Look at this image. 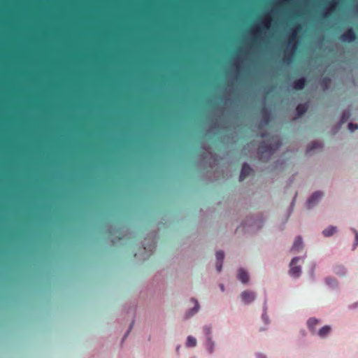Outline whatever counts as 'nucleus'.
<instances>
[{
    "mask_svg": "<svg viewBox=\"0 0 358 358\" xmlns=\"http://www.w3.org/2000/svg\"><path fill=\"white\" fill-rule=\"evenodd\" d=\"M282 143L280 139L275 136H272L268 140V142H264L261 144L257 150L259 158L262 161H267L271 156L281 145Z\"/></svg>",
    "mask_w": 358,
    "mask_h": 358,
    "instance_id": "obj_1",
    "label": "nucleus"
},
{
    "mask_svg": "<svg viewBox=\"0 0 358 358\" xmlns=\"http://www.w3.org/2000/svg\"><path fill=\"white\" fill-rule=\"evenodd\" d=\"M263 225H237L235 234H242L245 237L252 236L262 229Z\"/></svg>",
    "mask_w": 358,
    "mask_h": 358,
    "instance_id": "obj_2",
    "label": "nucleus"
},
{
    "mask_svg": "<svg viewBox=\"0 0 358 358\" xmlns=\"http://www.w3.org/2000/svg\"><path fill=\"white\" fill-rule=\"evenodd\" d=\"M305 255L303 257L295 256L292 258L289 264V271L288 273L290 277L297 279L299 278L302 273V268L300 265H296L299 260H303L305 258Z\"/></svg>",
    "mask_w": 358,
    "mask_h": 358,
    "instance_id": "obj_3",
    "label": "nucleus"
},
{
    "mask_svg": "<svg viewBox=\"0 0 358 358\" xmlns=\"http://www.w3.org/2000/svg\"><path fill=\"white\" fill-rule=\"evenodd\" d=\"M296 37V31H293L292 34L289 36V39L287 43L288 47H292V52H289L288 49L285 50V56L284 61L287 63H289L292 61L293 51L296 50V45L295 43H293V42L295 41V38Z\"/></svg>",
    "mask_w": 358,
    "mask_h": 358,
    "instance_id": "obj_4",
    "label": "nucleus"
},
{
    "mask_svg": "<svg viewBox=\"0 0 358 358\" xmlns=\"http://www.w3.org/2000/svg\"><path fill=\"white\" fill-rule=\"evenodd\" d=\"M241 302L243 305L248 306L253 303L257 298V294L254 291L244 290L240 294Z\"/></svg>",
    "mask_w": 358,
    "mask_h": 358,
    "instance_id": "obj_5",
    "label": "nucleus"
},
{
    "mask_svg": "<svg viewBox=\"0 0 358 358\" xmlns=\"http://www.w3.org/2000/svg\"><path fill=\"white\" fill-rule=\"evenodd\" d=\"M215 268L218 273H221L223 268V263L225 259V252L222 250H219L215 252Z\"/></svg>",
    "mask_w": 358,
    "mask_h": 358,
    "instance_id": "obj_6",
    "label": "nucleus"
},
{
    "mask_svg": "<svg viewBox=\"0 0 358 358\" xmlns=\"http://www.w3.org/2000/svg\"><path fill=\"white\" fill-rule=\"evenodd\" d=\"M190 301L194 303V306L191 308H189L185 314V320H188L189 318H191L192 317H193L194 315H195L199 310L200 309V304L198 301V300L194 298V297H192Z\"/></svg>",
    "mask_w": 358,
    "mask_h": 358,
    "instance_id": "obj_7",
    "label": "nucleus"
},
{
    "mask_svg": "<svg viewBox=\"0 0 358 358\" xmlns=\"http://www.w3.org/2000/svg\"><path fill=\"white\" fill-rule=\"evenodd\" d=\"M324 284L332 290H339L340 285L337 278L333 276H327L324 278Z\"/></svg>",
    "mask_w": 358,
    "mask_h": 358,
    "instance_id": "obj_8",
    "label": "nucleus"
},
{
    "mask_svg": "<svg viewBox=\"0 0 358 358\" xmlns=\"http://www.w3.org/2000/svg\"><path fill=\"white\" fill-rule=\"evenodd\" d=\"M333 273L338 277H345L348 273V268L342 264H335L332 266Z\"/></svg>",
    "mask_w": 358,
    "mask_h": 358,
    "instance_id": "obj_9",
    "label": "nucleus"
},
{
    "mask_svg": "<svg viewBox=\"0 0 358 358\" xmlns=\"http://www.w3.org/2000/svg\"><path fill=\"white\" fill-rule=\"evenodd\" d=\"M237 279L244 285H247L250 281L249 272L244 268H239L237 271Z\"/></svg>",
    "mask_w": 358,
    "mask_h": 358,
    "instance_id": "obj_10",
    "label": "nucleus"
},
{
    "mask_svg": "<svg viewBox=\"0 0 358 358\" xmlns=\"http://www.w3.org/2000/svg\"><path fill=\"white\" fill-rule=\"evenodd\" d=\"M343 42L351 43L356 39V34L352 29H347L340 37Z\"/></svg>",
    "mask_w": 358,
    "mask_h": 358,
    "instance_id": "obj_11",
    "label": "nucleus"
},
{
    "mask_svg": "<svg viewBox=\"0 0 358 358\" xmlns=\"http://www.w3.org/2000/svg\"><path fill=\"white\" fill-rule=\"evenodd\" d=\"M323 194L321 192H315L307 201V208H310L314 206L322 197Z\"/></svg>",
    "mask_w": 358,
    "mask_h": 358,
    "instance_id": "obj_12",
    "label": "nucleus"
},
{
    "mask_svg": "<svg viewBox=\"0 0 358 358\" xmlns=\"http://www.w3.org/2000/svg\"><path fill=\"white\" fill-rule=\"evenodd\" d=\"M332 332V327L329 324H326L321 328L317 332V335L322 339L327 338Z\"/></svg>",
    "mask_w": 358,
    "mask_h": 358,
    "instance_id": "obj_13",
    "label": "nucleus"
},
{
    "mask_svg": "<svg viewBox=\"0 0 358 358\" xmlns=\"http://www.w3.org/2000/svg\"><path fill=\"white\" fill-rule=\"evenodd\" d=\"M203 345L208 355H212L214 353L215 342L213 341V338H204Z\"/></svg>",
    "mask_w": 358,
    "mask_h": 358,
    "instance_id": "obj_14",
    "label": "nucleus"
},
{
    "mask_svg": "<svg viewBox=\"0 0 358 358\" xmlns=\"http://www.w3.org/2000/svg\"><path fill=\"white\" fill-rule=\"evenodd\" d=\"M320 322V320L315 317H309L306 322V325L308 329V330L313 334H315L316 333V329L315 327L317 324H318Z\"/></svg>",
    "mask_w": 358,
    "mask_h": 358,
    "instance_id": "obj_15",
    "label": "nucleus"
},
{
    "mask_svg": "<svg viewBox=\"0 0 358 358\" xmlns=\"http://www.w3.org/2000/svg\"><path fill=\"white\" fill-rule=\"evenodd\" d=\"M303 242L302 237L300 235L296 236L291 248V252H299V250L303 248Z\"/></svg>",
    "mask_w": 358,
    "mask_h": 358,
    "instance_id": "obj_16",
    "label": "nucleus"
},
{
    "mask_svg": "<svg viewBox=\"0 0 358 358\" xmlns=\"http://www.w3.org/2000/svg\"><path fill=\"white\" fill-rule=\"evenodd\" d=\"M252 171V169L247 164H243L242 169L240 173L239 180H243L247 176H248Z\"/></svg>",
    "mask_w": 358,
    "mask_h": 358,
    "instance_id": "obj_17",
    "label": "nucleus"
},
{
    "mask_svg": "<svg viewBox=\"0 0 358 358\" xmlns=\"http://www.w3.org/2000/svg\"><path fill=\"white\" fill-rule=\"evenodd\" d=\"M338 231V228L334 225H329L327 228L324 229L322 232L324 237H331Z\"/></svg>",
    "mask_w": 358,
    "mask_h": 358,
    "instance_id": "obj_18",
    "label": "nucleus"
},
{
    "mask_svg": "<svg viewBox=\"0 0 358 358\" xmlns=\"http://www.w3.org/2000/svg\"><path fill=\"white\" fill-rule=\"evenodd\" d=\"M306 78H301L299 79H296L293 82V88L296 90H301L304 88L306 85Z\"/></svg>",
    "mask_w": 358,
    "mask_h": 358,
    "instance_id": "obj_19",
    "label": "nucleus"
},
{
    "mask_svg": "<svg viewBox=\"0 0 358 358\" xmlns=\"http://www.w3.org/2000/svg\"><path fill=\"white\" fill-rule=\"evenodd\" d=\"M350 230L354 234L355 239L352 245V250L354 251L358 247V231L353 227H350Z\"/></svg>",
    "mask_w": 358,
    "mask_h": 358,
    "instance_id": "obj_20",
    "label": "nucleus"
},
{
    "mask_svg": "<svg viewBox=\"0 0 358 358\" xmlns=\"http://www.w3.org/2000/svg\"><path fill=\"white\" fill-rule=\"evenodd\" d=\"M338 2L336 0H331L329 2L328 10L324 13V17H328L330 12H333L336 10Z\"/></svg>",
    "mask_w": 358,
    "mask_h": 358,
    "instance_id": "obj_21",
    "label": "nucleus"
},
{
    "mask_svg": "<svg viewBox=\"0 0 358 358\" xmlns=\"http://www.w3.org/2000/svg\"><path fill=\"white\" fill-rule=\"evenodd\" d=\"M196 343H197V341H196V339L195 337L192 336H188L187 337V340H186V347L187 348H194L196 346Z\"/></svg>",
    "mask_w": 358,
    "mask_h": 358,
    "instance_id": "obj_22",
    "label": "nucleus"
},
{
    "mask_svg": "<svg viewBox=\"0 0 358 358\" xmlns=\"http://www.w3.org/2000/svg\"><path fill=\"white\" fill-rule=\"evenodd\" d=\"M203 332L204 334V338H213L212 327L210 325H204L203 327Z\"/></svg>",
    "mask_w": 358,
    "mask_h": 358,
    "instance_id": "obj_23",
    "label": "nucleus"
},
{
    "mask_svg": "<svg viewBox=\"0 0 358 358\" xmlns=\"http://www.w3.org/2000/svg\"><path fill=\"white\" fill-rule=\"evenodd\" d=\"M134 322H135V320H134V319H133L132 321L131 322V323L129 324V326L127 330L126 331V332L124 333V334L123 335V336L121 339V345L123 344V343L125 341V340L129 335L131 331L132 330V329L134 327Z\"/></svg>",
    "mask_w": 358,
    "mask_h": 358,
    "instance_id": "obj_24",
    "label": "nucleus"
},
{
    "mask_svg": "<svg viewBox=\"0 0 358 358\" xmlns=\"http://www.w3.org/2000/svg\"><path fill=\"white\" fill-rule=\"evenodd\" d=\"M307 109L308 107L306 104H299L296 108L297 116L301 117L306 112Z\"/></svg>",
    "mask_w": 358,
    "mask_h": 358,
    "instance_id": "obj_25",
    "label": "nucleus"
},
{
    "mask_svg": "<svg viewBox=\"0 0 358 358\" xmlns=\"http://www.w3.org/2000/svg\"><path fill=\"white\" fill-rule=\"evenodd\" d=\"M330 84H331V80L328 77L323 78L320 82V85L324 90H327L329 87Z\"/></svg>",
    "mask_w": 358,
    "mask_h": 358,
    "instance_id": "obj_26",
    "label": "nucleus"
},
{
    "mask_svg": "<svg viewBox=\"0 0 358 358\" xmlns=\"http://www.w3.org/2000/svg\"><path fill=\"white\" fill-rule=\"evenodd\" d=\"M322 148V144L319 142H312L307 148V152L310 153L314 149H319Z\"/></svg>",
    "mask_w": 358,
    "mask_h": 358,
    "instance_id": "obj_27",
    "label": "nucleus"
},
{
    "mask_svg": "<svg viewBox=\"0 0 358 358\" xmlns=\"http://www.w3.org/2000/svg\"><path fill=\"white\" fill-rule=\"evenodd\" d=\"M316 263L315 262H312L310 264V268L308 269V275L313 280H314L315 278V271L316 268Z\"/></svg>",
    "mask_w": 358,
    "mask_h": 358,
    "instance_id": "obj_28",
    "label": "nucleus"
},
{
    "mask_svg": "<svg viewBox=\"0 0 358 358\" xmlns=\"http://www.w3.org/2000/svg\"><path fill=\"white\" fill-rule=\"evenodd\" d=\"M350 115H351V114H350V110H344L342 114L341 119V124H343L346 121H348L349 120V118L350 117Z\"/></svg>",
    "mask_w": 358,
    "mask_h": 358,
    "instance_id": "obj_29",
    "label": "nucleus"
},
{
    "mask_svg": "<svg viewBox=\"0 0 358 358\" xmlns=\"http://www.w3.org/2000/svg\"><path fill=\"white\" fill-rule=\"evenodd\" d=\"M261 320L264 324H267V325L271 324V321L270 320V317H269L268 313H262Z\"/></svg>",
    "mask_w": 358,
    "mask_h": 358,
    "instance_id": "obj_30",
    "label": "nucleus"
},
{
    "mask_svg": "<svg viewBox=\"0 0 358 358\" xmlns=\"http://www.w3.org/2000/svg\"><path fill=\"white\" fill-rule=\"evenodd\" d=\"M268 305H267V297L265 296L263 306H262V313H268Z\"/></svg>",
    "mask_w": 358,
    "mask_h": 358,
    "instance_id": "obj_31",
    "label": "nucleus"
},
{
    "mask_svg": "<svg viewBox=\"0 0 358 358\" xmlns=\"http://www.w3.org/2000/svg\"><path fill=\"white\" fill-rule=\"evenodd\" d=\"M270 22H271V19L269 17H265L264 20L263 22L264 27L265 29H268L269 25H270Z\"/></svg>",
    "mask_w": 358,
    "mask_h": 358,
    "instance_id": "obj_32",
    "label": "nucleus"
},
{
    "mask_svg": "<svg viewBox=\"0 0 358 358\" xmlns=\"http://www.w3.org/2000/svg\"><path fill=\"white\" fill-rule=\"evenodd\" d=\"M348 128L350 130V131H354L355 130L358 129V125L357 124L349 123Z\"/></svg>",
    "mask_w": 358,
    "mask_h": 358,
    "instance_id": "obj_33",
    "label": "nucleus"
},
{
    "mask_svg": "<svg viewBox=\"0 0 358 358\" xmlns=\"http://www.w3.org/2000/svg\"><path fill=\"white\" fill-rule=\"evenodd\" d=\"M269 325L264 324V326L259 328V332H264L268 329Z\"/></svg>",
    "mask_w": 358,
    "mask_h": 358,
    "instance_id": "obj_34",
    "label": "nucleus"
},
{
    "mask_svg": "<svg viewBox=\"0 0 358 358\" xmlns=\"http://www.w3.org/2000/svg\"><path fill=\"white\" fill-rule=\"evenodd\" d=\"M358 308V301H356L350 305L348 306V308L350 310H352V309H356Z\"/></svg>",
    "mask_w": 358,
    "mask_h": 358,
    "instance_id": "obj_35",
    "label": "nucleus"
},
{
    "mask_svg": "<svg viewBox=\"0 0 358 358\" xmlns=\"http://www.w3.org/2000/svg\"><path fill=\"white\" fill-rule=\"evenodd\" d=\"M255 357H256V358H267L266 355H264V353H262V352H256Z\"/></svg>",
    "mask_w": 358,
    "mask_h": 358,
    "instance_id": "obj_36",
    "label": "nucleus"
},
{
    "mask_svg": "<svg viewBox=\"0 0 358 358\" xmlns=\"http://www.w3.org/2000/svg\"><path fill=\"white\" fill-rule=\"evenodd\" d=\"M299 334L303 337H306L307 336V332L305 329H301Z\"/></svg>",
    "mask_w": 358,
    "mask_h": 358,
    "instance_id": "obj_37",
    "label": "nucleus"
},
{
    "mask_svg": "<svg viewBox=\"0 0 358 358\" xmlns=\"http://www.w3.org/2000/svg\"><path fill=\"white\" fill-rule=\"evenodd\" d=\"M219 287H220V290H221L222 292H224L225 291V286H224V284H222V283H220V284H219Z\"/></svg>",
    "mask_w": 358,
    "mask_h": 358,
    "instance_id": "obj_38",
    "label": "nucleus"
},
{
    "mask_svg": "<svg viewBox=\"0 0 358 358\" xmlns=\"http://www.w3.org/2000/svg\"><path fill=\"white\" fill-rule=\"evenodd\" d=\"M180 345H178L176 348V352L178 355L180 354Z\"/></svg>",
    "mask_w": 358,
    "mask_h": 358,
    "instance_id": "obj_39",
    "label": "nucleus"
},
{
    "mask_svg": "<svg viewBox=\"0 0 358 358\" xmlns=\"http://www.w3.org/2000/svg\"><path fill=\"white\" fill-rule=\"evenodd\" d=\"M260 31H261V30H260L259 29H257L256 30V32H260Z\"/></svg>",
    "mask_w": 358,
    "mask_h": 358,
    "instance_id": "obj_40",
    "label": "nucleus"
},
{
    "mask_svg": "<svg viewBox=\"0 0 358 358\" xmlns=\"http://www.w3.org/2000/svg\"><path fill=\"white\" fill-rule=\"evenodd\" d=\"M191 358H195V357H191Z\"/></svg>",
    "mask_w": 358,
    "mask_h": 358,
    "instance_id": "obj_41",
    "label": "nucleus"
}]
</instances>
